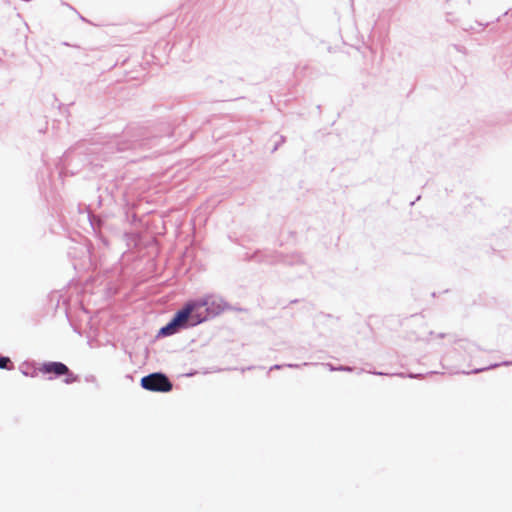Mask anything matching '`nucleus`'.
<instances>
[{"label":"nucleus","mask_w":512,"mask_h":512,"mask_svg":"<svg viewBox=\"0 0 512 512\" xmlns=\"http://www.w3.org/2000/svg\"><path fill=\"white\" fill-rule=\"evenodd\" d=\"M215 304V299L212 296H205L198 300L189 301L185 306L178 311L173 319L161 329V334L171 335L178 329L184 328L189 319L191 325H196L204 321L210 310V306Z\"/></svg>","instance_id":"f257e3e1"},{"label":"nucleus","mask_w":512,"mask_h":512,"mask_svg":"<svg viewBox=\"0 0 512 512\" xmlns=\"http://www.w3.org/2000/svg\"><path fill=\"white\" fill-rule=\"evenodd\" d=\"M141 385L144 389L155 392H169L172 389L169 379L161 373H153L143 377Z\"/></svg>","instance_id":"f03ea898"},{"label":"nucleus","mask_w":512,"mask_h":512,"mask_svg":"<svg viewBox=\"0 0 512 512\" xmlns=\"http://www.w3.org/2000/svg\"><path fill=\"white\" fill-rule=\"evenodd\" d=\"M39 371L44 374H54L56 376L66 375L65 382L71 384L77 380V376L70 372L69 368L61 362H47L41 365Z\"/></svg>","instance_id":"7ed1b4c3"},{"label":"nucleus","mask_w":512,"mask_h":512,"mask_svg":"<svg viewBox=\"0 0 512 512\" xmlns=\"http://www.w3.org/2000/svg\"><path fill=\"white\" fill-rule=\"evenodd\" d=\"M11 363L8 357H0V369H11L9 364Z\"/></svg>","instance_id":"20e7f679"}]
</instances>
